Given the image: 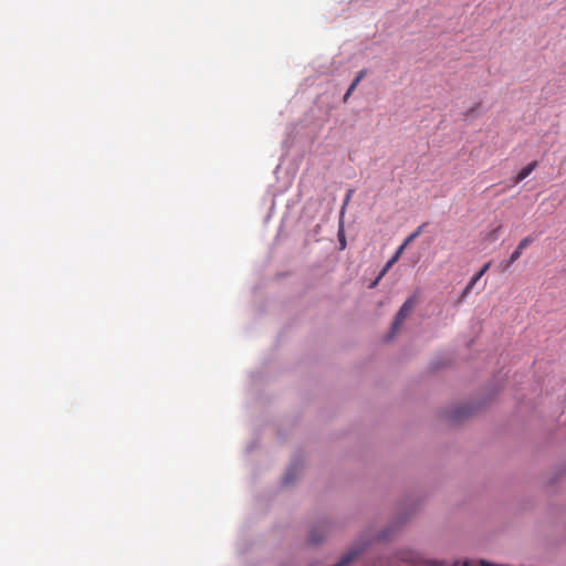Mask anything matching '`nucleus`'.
Listing matches in <instances>:
<instances>
[{
  "label": "nucleus",
  "instance_id": "obj_1",
  "mask_svg": "<svg viewBox=\"0 0 566 566\" xmlns=\"http://www.w3.org/2000/svg\"><path fill=\"white\" fill-rule=\"evenodd\" d=\"M374 566H459V563L424 559L415 551L401 549L390 557H379Z\"/></svg>",
  "mask_w": 566,
  "mask_h": 566
},
{
  "label": "nucleus",
  "instance_id": "obj_2",
  "mask_svg": "<svg viewBox=\"0 0 566 566\" xmlns=\"http://www.w3.org/2000/svg\"><path fill=\"white\" fill-rule=\"evenodd\" d=\"M415 305H416V298L415 297H409L402 304V306L400 307V310L396 314V317H395V319L392 322L391 334L396 333L400 328L401 324L403 323L406 317L410 314V312L413 310ZM391 336L392 335H389V337H391Z\"/></svg>",
  "mask_w": 566,
  "mask_h": 566
},
{
  "label": "nucleus",
  "instance_id": "obj_3",
  "mask_svg": "<svg viewBox=\"0 0 566 566\" xmlns=\"http://www.w3.org/2000/svg\"><path fill=\"white\" fill-rule=\"evenodd\" d=\"M532 242H533V239L531 237L523 238L520 241L517 248L511 254L510 260L502 263L503 269L504 270L509 269L515 261H517L521 258L523 250L525 248H527Z\"/></svg>",
  "mask_w": 566,
  "mask_h": 566
},
{
  "label": "nucleus",
  "instance_id": "obj_4",
  "mask_svg": "<svg viewBox=\"0 0 566 566\" xmlns=\"http://www.w3.org/2000/svg\"><path fill=\"white\" fill-rule=\"evenodd\" d=\"M366 74H367L366 70H361L358 72V74L356 75V77L354 78V81L352 82V84L349 85L348 90L346 91V93L343 97L344 103H346L348 101L349 96L353 94V92L355 91L357 85L360 83V81L366 76Z\"/></svg>",
  "mask_w": 566,
  "mask_h": 566
},
{
  "label": "nucleus",
  "instance_id": "obj_5",
  "mask_svg": "<svg viewBox=\"0 0 566 566\" xmlns=\"http://www.w3.org/2000/svg\"><path fill=\"white\" fill-rule=\"evenodd\" d=\"M537 167V161H532L525 167H523L520 172L516 175L514 182L520 184L523 181L526 177H528L532 171Z\"/></svg>",
  "mask_w": 566,
  "mask_h": 566
},
{
  "label": "nucleus",
  "instance_id": "obj_6",
  "mask_svg": "<svg viewBox=\"0 0 566 566\" xmlns=\"http://www.w3.org/2000/svg\"><path fill=\"white\" fill-rule=\"evenodd\" d=\"M402 252H403V245H400V247L397 249V251H396V253L394 254V256H392V258L387 262V264H386V266L384 268V270L381 271L380 275H384V274L387 272V270H388L389 268H391V266H392V264H394V263H396V262L399 260V258L401 256Z\"/></svg>",
  "mask_w": 566,
  "mask_h": 566
},
{
  "label": "nucleus",
  "instance_id": "obj_7",
  "mask_svg": "<svg viewBox=\"0 0 566 566\" xmlns=\"http://www.w3.org/2000/svg\"><path fill=\"white\" fill-rule=\"evenodd\" d=\"M491 266V262H488L485 263L482 269L476 272L472 277L471 280L469 281L471 283V285H475L476 282L485 274V272L490 269Z\"/></svg>",
  "mask_w": 566,
  "mask_h": 566
},
{
  "label": "nucleus",
  "instance_id": "obj_8",
  "mask_svg": "<svg viewBox=\"0 0 566 566\" xmlns=\"http://www.w3.org/2000/svg\"><path fill=\"white\" fill-rule=\"evenodd\" d=\"M422 228L423 226H420L415 232H412L411 234H409L406 240L403 241V243L401 245H403V250L406 249V247L412 242L417 237L420 235L421 231H422Z\"/></svg>",
  "mask_w": 566,
  "mask_h": 566
},
{
  "label": "nucleus",
  "instance_id": "obj_9",
  "mask_svg": "<svg viewBox=\"0 0 566 566\" xmlns=\"http://www.w3.org/2000/svg\"><path fill=\"white\" fill-rule=\"evenodd\" d=\"M318 528H314L310 534V542L313 544H317L322 541V536L317 535Z\"/></svg>",
  "mask_w": 566,
  "mask_h": 566
},
{
  "label": "nucleus",
  "instance_id": "obj_10",
  "mask_svg": "<svg viewBox=\"0 0 566 566\" xmlns=\"http://www.w3.org/2000/svg\"><path fill=\"white\" fill-rule=\"evenodd\" d=\"M473 287H474V285H471V283L469 282L467 284V286L464 287V290L462 291L460 300L462 301L463 298H465L469 295V293L472 291Z\"/></svg>",
  "mask_w": 566,
  "mask_h": 566
},
{
  "label": "nucleus",
  "instance_id": "obj_11",
  "mask_svg": "<svg viewBox=\"0 0 566 566\" xmlns=\"http://www.w3.org/2000/svg\"><path fill=\"white\" fill-rule=\"evenodd\" d=\"M354 193V190L353 189H349L346 193V197H345V200H344V203H343V207H342V211L345 209V207L348 205L352 196Z\"/></svg>",
  "mask_w": 566,
  "mask_h": 566
},
{
  "label": "nucleus",
  "instance_id": "obj_12",
  "mask_svg": "<svg viewBox=\"0 0 566 566\" xmlns=\"http://www.w3.org/2000/svg\"><path fill=\"white\" fill-rule=\"evenodd\" d=\"M381 276L382 275H379L375 281H373L370 286L374 287L378 283V281L380 280Z\"/></svg>",
  "mask_w": 566,
  "mask_h": 566
},
{
  "label": "nucleus",
  "instance_id": "obj_13",
  "mask_svg": "<svg viewBox=\"0 0 566 566\" xmlns=\"http://www.w3.org/2000/svg\"><path fill=\"white\" fill-rule=\"evenodd\" d=\"M284 484H289L291 482V479H290V474H287L285 478H284Z\"/></svg>",
  "mask_w": 566,
  "mask_h": 566
},
{
  "label": "nucleus",
  "instance_id": "obj_14",
  "mask_svg": "<svg viewBox=\"0 0 566 566\" xmlns=\"http://www.w3.org/2000/svg\"><path fill=\"white\" fill-rule=\"evenodd\" d=\"M387 538H388V536L386 534L380 535V539H387Z\"/></svg>",
  "mask_w": 566,
  "mask_h": 566
},
{
  "label": "nucleus",
  "instance_id": "obj_15",
  "mask_svg": "<svg viewBox=\"0 0 566 566\" xmlns=\"http://www.w3.org/2000/svg\"><path fill=\"white\" fill-rule=\"evenodd\" d=\"M340 244H342V248H345V240L344 239L340 240Z\"/></svg>",
  "mask_w": 566,
  "mask_h": 566
},
{
  "label": "nucleus",
  "instance_id": "obj_16",
  "mask_svg": "<svg viewBox=\"0 0 566 566\" xmlns=\"http://www.w3.org/2000/svg\"><path fill=\"white\" fill-rule=\"evenodd\" d=\"M462 566H471L469 562H464Z\"/></svg>",
  "mask_w": 566,
  "mask_h": 566
}]
</instances>
